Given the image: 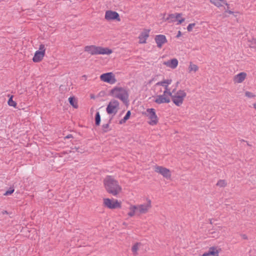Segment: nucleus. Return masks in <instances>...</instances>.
Instances as JSON below:
<instances>
[{"label":"nucleus","instance_id":"f257e3e1","mask_svg":"<svg viewBox=\"0 0 256 256\" xmlns=\"http://www.w3.org/2000/svg\"><path fill=\"white\" fill-rule=\"evenodd\" d=\"M113 96L120 99L126 105L128 104V94L124 88L119 86L113 88Z\"/></svg>","mask_w":256,"mask_h":256},{"label":"nucleus","instance_id":"f03ea898","mask_svg":"<svg viewBox=\"0 0 256 256\" xmlns=\"http://www.w3.org/2000/svg\"><path fill=\"white\" fill-rule=\"evenodd\" d=\"M84 51L92 55L110 54L112 50L107 48L98 46L94 45L87 46L84 47Z\"/></svg>","mask_w":256,"mask_h":256},{"label":"nucleus","instance_id":"7ed1b4c3","mask_svg":"<svg viewBox=\"0 0 256 256\" xmlns=\"http://www.w3.org/2000/svg\"><path fill=\"white\" fill-rule=\"evenodd\" d=\"M186 96V92L184 90H180L176 92V94L172 96V100L176 106H180L183 103Z\"/></svg>","mask_w":256,"mask_h":256},{"label":"nucleus","instance_id":"20e7f679","mask_svg":"<svg viewBox=\"0 0 256 256\" xmlns=\"http://www.w3.org/2000/svg\"><path fill=\"white\" fill-rule=\"evenodd\" d=\"M146 114L150 120L148 122L151 126L156 125L158 123V118L156 113L155 109L153 108H148L146 110Z\"/></svg>","mask_w":256,"mask_h":256},{"label":"nucleus","instance_id":"39448f33","mask_svg":"<svg viewBox=\"0 0 256 256\" xmlns=\"http://www.w3.org/2000/svg\"><path fill=\"white\" fill-rule=\"evenodd\" d=\"M46 48H44V45L43 44H41L39 47V50H36L34 54V56L32 58V60L34 62H40L45 54Z\"/></svg>","mask_w":256,"mask_h":256},{"label":"nucleus","instance_id":"423d86ee","mask_svg":"<svg viewBox=\"0 0 256 256\" xmlns=\"http://www.w3.org/2000/svg\"><path fill=\"white\" fill-rule=\"evenodd\" d=\"M154 171L158 173L161 174L166 179H170L171 172L169 169L163 167L162 166H156L155 167Z\"/></svg>","mask_w":256,"mask_h":256},{"label":"nucleus","instance_id":"0eeeda50","mask_svg":"<svg viewBox=\"0 0 256 256\" xmlns=\"http://www.w3.org/2000/svg\"><path fill=\"white\" fill-rule=\"evenodd\" d=\"M154 40L157 44V46L160 48H162L164 44L168 42L166 36L164 34L156 35L155 36Z\"/></svg>","mask_w":256,"mask_h":256},{"label":"nucleus","instance_id":"6e6552de","mask_svg":"<svg viewBox=\"0 0 256 256\" xmlns=\"http://www.w3.org/2000/svg\"><path fill=\"white\" fill-rule=\"evenodd\" d=\"M138 206V210L140 214H146L149 208L152 207L151 200H147V203L146 204H140L137 206Z\"/></svg>","mask_w":256,"mask_h":256},{"label":"nucleus","instance_id":"1a4fd4ad","mask_svg":"<svg viewBox=\"0 0 256 256\" xmlns=\"http://www.w3.org/2000/svg\"><path fill=\"white\" fill-rule=\"evenodd\" d=\"M170 102V100L167 96L164 94L162 95H158L156 98L154 100V102L157 104H162L164 103L168 104Z\"/></svg>","mask_w":256,"mask_h":256},{"label":"nucleus","instance_id":"9d476101","mask_svg":"<svg viewBox=\"0 0 256 256\" xmlns=\"http://www.w3.org/2000/svg\"><path fill=\"white\" fill-rule=\"evenodd\" d=\"M104 185L107 192L112 194V178L110 176H107L104 181Z\"/></svg>","mask_w":256,"mask_h":256},{"label":"nucleus","instance_id":"9b49d317","mask_svg":"<svg viewBox=\"0 0 256 256\" xmlns=\"http://www.w3.org/2000/svg\"><path fill=\"white\" fill-rule=\"evenodd\" d=\"M150 30L144 29V30L140 34L138 38L140 44H146V40L149 36V32Z\"/></svg>","mask_w":256,"mask_h":256},{"label":"nucleus","instance_id":"f8f14e48","mask_svg":"<svg viewBox=\"0 0 256 256\" xmlns=\"http://www.w3.org/2000/svg\"><path fill=\"white\" fill-rule=\"evenodd\" d=\"M100 78L101 80L104 82L112 83V72H106L101 74Z\"/></svg>","mask_w":256,"mask_h":256},{"label":"nucleus","instance_id":"ddd939ff","mask_svg":"<svg viewBox=\"0 0 256 256\" xmlns=\"http://www.w3.org/2000/svg\"><path fill=\"white\" fill-rule=\"evenodd\" d=\"M182 15V13L169 14L168 16L165 19V20L168 21V22H176V18H180Z\"/></svg>","mask_w":256,"mask_h":256},{"label":"nucleus","instance_id":"4468645a","mask_svg":"<svg viewBox=\"0 0 256 256\" xmlns=\"http://www.w3.org/2000/svg\"><path fill=\"white\" fill-rule=\"evenodd\" d=\"M178 60L176 58H174L167 62H164V64L172 69L176 68L178 65Z\"/></svg>","mask_w":256,"mask_h":256},{"label":"nucleus","instance_id":"2eb2a0df","mask_svg":"<svg viewBox=\"0 0 256 256\" xmlns=\"http://www.w3.org/2000/svg\"><path fill=\"white\" fill-rule=\"evenodd\" d=\"M122 190V187L117 180L113 178V196H116Z\"/></svg>","mask_w":256,"mask_h":256},{"label":"nucleus","instance_id":"dca6fc26","mask_svg":"<svg viewBox=\"0 0 256 256\" xmlns=\"http://www.w3.org/2000/svg\"><path fill=\"white\" fill-rule=\"evenodd\" d=\"M246 76V74L244 72H241L234 77V81L238 83L242 82Z\"/></svg>","mask_w":256,"mask_h":256},{"label":"nucleus","instance_id":"f3484780","mask_svg":"<svg viewBox=\"0 0 256 256\" xmlns=\"http://www.w3.org/2000/svg\"><path fill=\"white\" fill-rule=\"evenodd\" d=\"M210 1L212 4L218 8L222 6V4H225L228 8L229 4L226 0H210Z\"/></svg>","mask_w":256,"mask_h":256},{"label":"nucleus","instance_id":"a211bd4d","mask_svg":"<svg viewBox=\"0 0 256 256\" xmlns=\"http://www.w3.org/2000/svg\"><path fill=\"white\" fill-rule=\"evenodd\" d=\"M208 250L210 251L211 256H218L220 252L222 250L221 248H216V246H211L209 248Z\"/></svg>","mask_w":256,"mask_h":256},{"label":"nucleus","instance_id":"6ab92c4d","mask_svg":"<svg viewBox=\"0 0 256 256\" xmlns=\"http://www.w3.org/2000/svg\"><path fill=\"white\" fill-rule=\"evenodd\" d=\"M129 209L130 211L128 212V214L129 216L132 217L134 216L136 212L138 210V206L136 205H132Z\"/></svg>","mask_w":256,"mask_h":256},{"label":"nucleus","instance_id":"aec40b11","mask_svg":"<svg viewBox=\"0 0 256 256\" xmlns=\"http://www.w3.org/2000/svg\"><path fill=\"white\" fill-rule=\"evenodd\" d=\"M119 109V102L117 100H113V116L116 114Z\"/></svg>","mask_w":256,"mask_h":256},{"label":"nucleus","instance_id":"412c9836","mask_svg":"<svg viewBox=\"0 0 256 256\" xmlns=\"http://www.w3.org/2000/svg\"><path fill=\"white\" fill-rule=\"evenodd\" d=\"M130 116H131V112H130V110H128L126 112V114L124 117V118L120 120L118 124H122L125 123L126 122V120H128L130 118Z\"/></svg>","mask_w":256,"mask_h":256},{"label":"nucleus","instance_id":"4be33fe9","mask_svg":"<svg viewBox=\"0 0 256 256\" xmlns=\"http://www.w3.org/2000/svg\"><path fill=\"white\" fill-rule=\"evenodd\" d=\"M68 102L70 105L74 108H78V106L76 98L74 96H70L68 98Z\"/></svg>","mask_w":256,"mask_h":256},{"label":"nucleus","instance_id":"5701e85b","mask_svg":"<svg viewBox=\"0 0 256 256\" xmlns=\"http://www.w3.org/2000/svg\"><path fill=\"white\" fill-rule=\"evenodd\" d=\"M101 122V118L100 114L98 112H97L95 115L94 122L96 126H99Z\"/></svg>","mask_w":256,"mask_h":256},{"label":"nucleus","instance_id":"b1692460","mask_svg":"<svg viewBox=\"0 0 256 256\" xmlns=\"http://www.w3.org/2000/svg\"><path fill=\"white\" fill-rule=\"evenodd\" d=\"M104 206L110 209H112V200L110 198H104Z\"/></svg>","mask_w":256,"mask_h":256},{"label":"nucleus","instance_id":"393cba45","mask_svg":"<svg viewBox=\"0 0 256 256\" xmlns=\"http://www.w3.org/2000/svg\"><path fill=\"white\" fill-rule=\"evenodd\" d=\"M112 120V116L110 117L108 122L106 124H103L102 126V130L103 132H106L108 131L109 124Z\"/></svg>","mask_w":256,"mask_h":256},{"label":"nucleus","instance_id":"a878e982","mask_svg":"<svg viewBox=\"0 0 256 256\" xmlns=\"http://www.w3.org/2000/svg\"><path fill=\"white\" fill-rule=\"evenodd\" d=\"M122 206V202L116 199L113 198V209L120 208Z\"/></svg>","mask_w":256,"mask_h":256},{"label":"nucleus","instance_id":"bb28decb","mask_svg":"<svg viewBox=\"0 0 256 256\" xmlns=\"http://www.w3.org/2000/svg\"><path fill=\"white\" fill-rule=\"evenodd\" d=\"M176 92V88H174L172 90V92L170 91V89L168 88H166V90H164V94L165 96H168L172 97V96L173 95L172 93H175Z\"/></svg>","mask_w":256,"mask_h":256},{"label":"nucleus","instance_id":"cd10ccee","mask_svg":"<svg viewBox=\"0 0 256 256\" xmlns=\"http://www.w3.org/2000/svg\"><path fill=\"white\" fill-rule=\"evenodd\" d=\"M13 96L12 95L11 96L10 98L8 100V104L10 106H13L14 108H16V102L13 100Z\"/></svg>","mask_w":256,"mask_h":256},{"label":"nucleus","instance_id":"c85d7f7f","mask_svg":"<svg viewBox=\"0 0 256 256\" xmlns=\"http://www.w3.org/2000/svg\"><path fill=\"white\" fill-rule=\"evenodd\" d=\"M189 68L190 72V71H194V72H196L197 70H198V67L196 64H192V62H191L190 63V65L189 66V68Z\"/></svg>","mask_w":256,"mask_h":256},{"label":"nucleus","instance_id":"c756f323","mask_svg":"<svg viewBox=\"0 0 256 256\" xmlns=\"http://www.w3.org/2000/svg\"><path fill=\"white\" fill-rule=\"evenodd\" d=\"M105 18L107 20H112V10H108L106 12Z\"/></svg>","mask_w":256,"mask_h":256},{"label":"nucleus","instance_id":"7c9ffc66","mask_svg":"<svg viewBox=\"0 0 256 256\" xmlns=\"http://www.w3.org/2000/svg\"><path fill=\"white\" fill-rule=\"evenodd\" d=\"M114 20L118 22L120 21V18L119 14L115 11H113V21Z\"/></svg>","mask_w":256,"mask_h":256},{"label":"nucleus","instance_id":"2f4dec72","mask_svg":"<svg viewBox=\"0 0 256 256\" xmlns=\"http://www.w3.org/2000/svg\"><path fill=\"white\" fill-rule=\"evenodd\" d=\"M139 244H140V242H136L132 246V250L134 254L137 252V251L138 249V245Z\"/></svg>","mask_w":256,"mask_h":256},{"label":"nucleus","instance_id":"473e14b6","mask_svg":"<svg viewBox=\"0 0 256 256\" xmlns=\"http://www.w3.org/2000/svg\"><path fill=\"white\" fill-rule=\"evenodd\" d=\"M216 186L222 188L225 187L226 186V183L225 180H220L218 182Z\"/></svg>","mask_w":256,"mask_h":256},{"label":"nucleus","instance_id":"72a5a7b5","mask_svg":"<svg viewBox=\"0 0 256 256\" xmlns=\"http://www.w3.org/2000/svg\"><path fill=\"white\" fill-rule=\"evenodd\" d=\"M106 110L108 114H112V100L109 102Z\"/></svg>","mask_w":256,"mask_h":256},{"label":"nucleus","instance_id":"f704fd0d","mask_svg":"<svg viewBox=\"0 0 256 256\" xmlns=\"http://www.w3.org/2000/svg\"><path fill=\"white\" fill-rule=\"evenodd\" d=\"M14 191V188H10L9 190H6L4 194V196H9L12 194Z\"/></svg>","mask_w":256,"mask_h":256},{"label":"nucleus","instance_id":"c9c22d12","mask_svg":"<svg viewBox=\"0 0 256 256\" xmlns=\"http://www.w3.org/2000/svg\"><path fill=\"white\" fill-rule=\"evenodd\" d=\"M196 26L195 23L190 24L187 26V30L188 32H192V28Z\"/></svg>","mask_w":256,"mask_h":256},{"label":"nucleus","instance_id":"e433bc0d","mask_svg":"<svg viewBox=\"0 0 256 256\" xmlns=\"http://www.w3.org/2000/svg\"><path fill=\"white\" fill-rule=\"evenodd\" d=\"M245 95L246 96H247L249 98H254L255 96V95L253 93H252L250 92H248V91L246 92Z\"/></svg>","mask_w":256,"mask_h":256},{"label":"nucleus","instance_id":"4c0bfd02","mask_svg":"<svg viewBox=\"0 0 256 256\" xmlns=\"http://www.w3.org/2000/svg\"><path fill=\"white\" fill-rule=\"evenodd\" d=\"M185 21V18H181L180 20H178V22L177 23V24H180L182 22H184Z\"/></svg>","mask_w":256,"mask_h":256},{"label":"nucleus","instance_id":"58836bf2","mask_svg":"<svg viewBox=\"0 0 256 256\" xmlns=\"http://www.w3.org/2000/svg\"><path fill=\"white\" fill-rule=\"evenodd\" d=\"M164 84H165L164 80L162 81L158 82L156 84V86H164Z\"/></svg>","mask_w":256,"mask_h":256},{"label":"nucleus","instance_id":"ea45409f","mask_svg":"<svg viewBox=\"0 0 256 256\" xmlns=\"http://www.w3.org/2000/svg\"><path fill=\"white\" fill-rule=\"evenodd\" d=\"M71 149L73 150L74 152L75 151L80 152V151L78 150L79 148H77L76 146L71 147Z\"/></svg>","mask_w":256,"mask_h":256},{"label":"nucleus","instance_id":"a19ab883","mask_svg":"<svg viewBox=\"0 0 256 256\" xmlns=\"http://www.w3.org/2000/svg\"><path fill=\"white\" fill-rule=\"evenodd\" d=\"M228 8H228V9L225 10L224 14L228 13L229 14H234V12L229 10Z\"/></svg>","mask_w":256,"mask_h":256},{"label":"nucleus","instance_id":"79ce46f5","mask_svg":"<svg viewBox=\"0 0 256 256\" xmlns=\"http://www.w3.org/2000/svg\"><path fill=\"white\" fill-rule=\"evenodd\" d=\"M165 82V84H167L168 85L171 84L172 80V79H167V80H164Z\"/></svg>","mask_w":256,"mask_h":256},{"label":"nucleus","instance_id":"37998d69","mask_svg":"<svg viewBox=\"0 0 256 256\" xmlns=\"http://www.w3.org/2000/svg\"><path fill=\"white\" fill-rule=\"evenodd\" d=\"M211 256L209 250L206 252H204L202 256Z\"/></svg>","mask_w":256,"mask_h":256},{"label":"nucleus","instance_id":"c03bdc74","mask_svg":"<svg viewBox=\"0 0 256 256\" xmlns=\"http://www.w3.org/2000/svg\"><path fill=\"white\" fill-rule=\"evenodd\" d=\"M182 35V32H181L180 30H179V31H178V34H176V38H180Z\"/></svg>","mask_w":256,"mask_h":256},{"label":"nucleus","instance_id":"a18cd8bd","mask_svg":"<svg viewBox=\"0 0 256 256\" xmlns=\"http://www.w3.org/2000/svg\"><path fill=\"white\" fill-rule=\"evenodd\" d=\"M116 81L117 80L115 78V76L113 74V84L115 83Z\"/></svg>","mask_w":256,"mask_h":256},{"label":"nucleus","instance_id":"49530a36","mask_svg":"<svg viewBox=\"0 0 256 256\" xmlns=\"http://www.w3.org/2000/svg\"><path fill=\"white\" fill-rule=\"evenodd\" d=\"M252 44L255 45L256 46V38L253 40L252 42Z\"/></svg>","mask_w":256,"mask_h":256},{"label":"nucleus","instance_id":"de8ad7c7","mask_svg":"<svg viewBox=\"0 0 256 256\" xmlns=\"http://www.w3.org/2000/svg\"><path fill=\"white\" fill-rule=\"evenodd\" d=\"M72 134H68V135L67 136H66L65 137V138H72Z\"/></svg>","mask_w":256,"mask_h":256},{"label":"nucleus","instance_id":"09e8293b","mask_svg":"<svg viewBox=\"0 0 256 256\" xmlns=\"http://www.w3.org/2000/svg\"><path fill=\"white\" fill-rule=\"evenodd\" d=\"M180 84V82L178 81L176 84V86H175V88H176V89L177 88V87L178 86V84Z\"/></svg>","mask_w":256,"mask_h":256},{"label":"nucleus","instance_id":"8fccbe9b","mask_svg":"<svg viewBox=\"0 0 256 256\" xmlns=\"http://www.w3.org/2000/svg\"><path fill=\"white\" fill-rule=\"evenodd\" d=\"M162 86L164 87L165 90L166 88H168V85L167 84H164V86Z\"/></svg>","mask_w":256,"mask_h":256},{"label":"nucleus","instance_id":"3c124183","mask_svg":"<svg viewBox=\"0 0 256 256\" xmlns=\"http://www.w3.org/2000/svg\"><path fill=\"white\" fill-rule=\"evenodd\" d=\"M108 93H109V94H110V95H112V89L110 90H108Z\"/></svg>","mask_w":256,"mask_h":256},{"label":"nucleus","instance_id":"603ef678","mask_svg":"<svg viewBox=\"0 0 256 256\" xmlns=\"http://www.w3.org/2000/svg\"><path fill=\"white\" fill-rule=\"evenodd\" d=\"M90 98H92V99H94L95 98V96L94 94H91L90 95Z\"/></svg>","mask_w":256,"mask_h":256},{"label":"nucleus","instance_id":"864d4df0","mask_svg":"<svg viewBox=\"0 0 256 256\" xmlns=\"http://www.w3.org/2000/svg\"><path fill=\"white\" fill-rule=\"evenodd\" d=\"M243 238H244V239H246V238H247V236H246V235H245V234H244V235H243Z\"/></svg>","mask_w":256,"mask_h":256},{"label":"nucleus","instance_id":"5fc2aeb1","mask_svg":"<svg viewBox=\"0 0 256 256\" xmlns=\"http://www.w3.org/2000/svg\"><path fill=\"white\" fill-rule=\"evenodd\" d=\"M182 17L180 16V18H176V22H178V20H180V18H181Z\"/></svg>","mask_w":256,"mask_h":256},{"label":"nucleus","instance_id":"6e6d98bb","mask_svg":"<svg viewBox=\"0 0 256 256\" xmlns=\"http://www.w3.org/2000/svg\"><path fill=\"white\" fill-rule=\"evenodd\" d=\"M253 106H254V108L255 109H256V103L254 104Z\"/></svg>","mask_w":256,"mask_h":256},{"label":"nucleus","instance_id":"4d7b16f0","mask_svg":"<svg viewBox=\"0 0 256 256\" xmlns=\"http://www.w3.org/2000/svg\"><path fill=\"white\" fill-rule=\"evenodd\" d=\"M122 224L124 225V226H126L127 224L126 222H124Z\"/></svg>","mask_w":256,"mask_h":256},{"label":"nucleus","instance_id":"13d9d810","mask_svg":"<svg viewBox=\"0 0 256 256\" xmlns=\"http://www.w3.org/2000/svg\"><path fill=\"white\" fill-rule=\"evenodd\" d=\"M6 213H7V212L5 211L4 214H6Z\"/></svg>","mask_w":256,"mask_h":256},{"label":"nucleus","instance_id":"bf43d9fd","mask_svg":"<svg viewBox=\"0 0 256 256\" xmlns=\"http://www.w3.org/2000/svg\"><path fill=\"white\" fill-rule=\"evenodd\" d=\"M6 213H7V212L5 211L4 214H6Z\"/></svg>","mask_w":256,"mask_h":256}]
</instances>
